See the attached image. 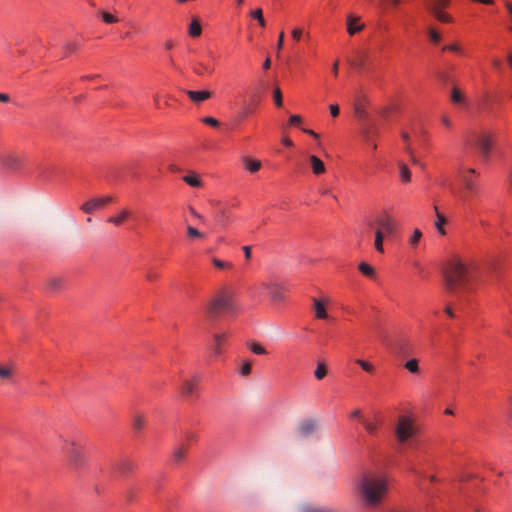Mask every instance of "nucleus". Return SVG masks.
Masks as SVG:
<instances>
[{
  "label": "nucleus",
  "mask_w": 512,
  "mask_h": 512,
  "mask_svg": "<svg viewBox=\"0 0 512 512\" xmlns=\"http://www.w3.org/2000/svg\"><path fill=\"white\" fill-rule=\"evenodd\" d=\"M215 220L220 226H226L229 221V213L227 209L221 207L219 211L215 214Z\"/></svg>",
  "instance_id": "obj_28"
},
{
  "label": "nucleus",
  "mask_w": 512,
  "mask_h": 512,
  "mask_svg": "<svg viewBox=\"0 0 512 512\" xmlns=\"http://www.w3.org/2000/svg\"><path fill=\"white\" fill-rule=\"evenodd\" d=\"M431 13L435 16L436 19L443 23H448L452 20L451 16L448 15L447 13H444L442 10H435L434 12Z\"/></svg>",
  "instance_id": "obj_43"
},
{
  "label": "nucleus",
  "mask_w": 512,
  "mask_h": 512,
  "mask_svg": "<svg viewBox=\"0 0 512 512\" xmlns=\"http://www.w3.org/2000/svg\"><path fill=\"white\" fill-rule=\"evenodd\" d=\"M330 113L333 117H337L339 115V107L336 104H331L329 106Z\"/></svg>",
  "instance_id": "obj_60"
},
{
  "label": "nucleus",
  "mask_w": 512,
  "mask_h": 512,
  "mask_svg": "<svg viewBox=\"0 0 512 512\" xmlns=\"http://www.w3.org/2000/svg\"><path fill=\"white\" fill-rule=\"evenodd\" d=\"M202 122L207 124V125H210L212 127H218L219 126V121L214 118V117H205L202 119Z\"/></svg>",
  "instance_id": "obj_53"
},
{
  "label": "nucleus",
  "mask_w": 512,
  "mask_h": 512,
  "mask_svg": "<svg viewBox=\"0 0 512 512\" xmlns=\"http://www.w3.org/2000/svg\"><path fill=\"white\" fill-rule=\"evenodd\" d=\"M129 216L130 212L127 209H122L117 215L109 217L107 222L112 223L115 226H121Z\"/></svg>",
  "instance_id": "obj_18"
},
{
  "label": "nucleus",
  "mask_w": 512,
  "mask_h": 512,
  "mask_svg": "<svg viewBox=\"0 0 512 512\" xmlns=\"http://www.w3.org/2000/svg\"><path fill=\"white\" fill-rule=\"evenodd\" d=\"M361 422L364 426V429L366 430V432L369 435H371V436L376 435L378 428H379V423L377 421H370L367 419H362Z\"/></svg>",
  "instance_id": "obj_29"
},
{
  "label": "nucleus",
  "mask_w": 512,
  "mask_h": 512,
  "mask_svg": "<svg viewBox=\"0 0 512 512\" xmlns=\"http://www.w3.org/2000/svg\"><path fill=\"white\" fill-rule=\"evenodd\" d=\"M273 98H274L275 105L277 107H281L283 104V100H282V92H281L280 88L277 87L274 89Z\"/></svg>",
  "instance_id": "obj_48"
},
{
  "label": "nucleus",
  "mask_w": 512,
  "mask_h": 512,
  "mask_svg": "<svg viewBox=\"0 0 512 512\" xmlns=\"http://www.w3.org/2000/svg\"><path fill=\"white\" fill-rule=\"evenodd\" d=\"M404 367L411 373L413 374H417L419 372V365H418V360L417 359H410L408 360Z\"/></svg>",
  "instance_id": "obj_40"
},
{
  "label": "nucleus",
  "mask_w": 512,
  "mask_h": 512,
  "mask_svg": "<svg viewBox=\"0 0 512 512\" xmlns=\"http://www.w3.org/2000/svg\"><path fill=\"white\" fill-rule=\"evenodd\" d=\"M242 250L244 252L246 260H250L251 259V255H252L251 247L250 246H243Z\"/></svg>",
  "instance_id": "obj_63"
},
{
  "label": "nucleus",
  "mask_w": 512,
  "mask_h": 512,
  "mask_svg": "<svg viewBox=\"0 0 512 512\" xmlns=\"http://www.w3.org/2000/svg\"><path fill=\"white\" fill-rule=\"evenodd\" d=\"M405 150H406V152L409 154L411 162H412L413 164H415V165H420V161H419V160L416 158V156L414 155V151H413V149L411 148V146H410V145H406Z\"/></svg>",
  "instance_id": "obj_52"
},
{
  "label": "nucleus",
  "mask_w": 512,
  "mask_h": 512,
  "mask_svg": "<svg viewBox=\"0 0 512 512\" xmlns=\"http://www.w3.org/2000/svg\"><path fill=\"white\" fill-rule=\"evenodd\" d=\"M183 181L191 187L199 188L202 186V181L197 174L192 173L183 177Z\"/></svg>",
  "instance_id": "obj_31"
},
{
  "label": "nucleus",
  "mask_w": 512,
  "mask_h": 512,
  "mask_svg": "<svg viewBox=\"0 0 512 512\" xmlns=\"http://www.w3.org/2000/svg\"><path fill=\"white\" fill-rule=\"evenodd\" d=\"M313 307L315 310V317L317 319H327L328 314L326 312V309L323 305V303L318 300L317 298H313Z\"/></svg>",
  "instance_id": "obj_23"
},
{
  "label": "nucleus",
  "mask_w": 512,
  "mask_h": 512,
  "mask_svg": "<svg viewBox=\"0 0 512 512\" xmlns=\"http://www.w3.org/2000/svg\"><path fill=\"white\" fill-rule=\"evenodd\" d=\"M187 237L191 240H204L206 238L205 233L199 231L197 228L187 225L186 227Z\"/></svg>",
  "instance_id": "obj_24"
},
{
  "label": "nucleus",
  "mask_w": 512,
  "mask_h": 512,
  "mask_svg": "<svg viewBox=\"0 0 512 512\" xmlns=\"http://www.w3.org/2000/svg\"><path fill=\"white\" fill-rule=\"evenodd\" d=\"M247 347L256 355H266L267 350L256 341H248L246 343Z\"/></svg>",
  "instance_id": "obj_32"
},
{
  "label": "nucleus",
  "mask_w": 512,
  "mask_h": 512,
  "mask_svg": "<svg viewBox=\"0 0 512 512\" xmlns=\"http://www.w3.org/2000/svg\"><path fill=\"white\" fill-rule=\"evenodd\" d=\"M358 490L363 506L375 509L381 506L388 494V480L380 475H364L360 480Z\"/></svg>",
  "instance_id": "obj_2"
},
{
  "label": "nucleus",
  "mask_w": 512,
  "mask_h": 512,
  "mask_svg": "<svg viewBox=\"0 0 512 512\" xmlns=\"http://www.w3.org/2000/svg\"><path fill=\"white\" fill-rule=\"evenodd\" d=\"M318 428V422L313 419L302 421L298 426V433L302 437H309L315 433Z\"/></svg>",
  "instance_id": "obj_12"
},
{
  "label": "nucleus",
  "mask_w": 512,
  "mask_h": 512,
  "mask_svg": "<svg viewBox=\"0 0 512 512\" xmlns=\"http://www.w3.org/2000/svg\"><path fill=\"white\" fill-rule=\"evenodd\" d=\"M242 161L245 169H247L251 173H255L261 168V162L257 159L244 157Z\"/></svg>",
  "instance_id": "obj_22"
},
{
  "label": "nucleus",
  "mask_w": 512,
  "mask_h": 512,
  "mask_svg": "<svg viewBox=\"0 0 512 512\" xmlns=\"http://www.w3.org/2000/svg\"><path fill=\"white\" fill-rule=\"evenodd\" d=\"M356 363L366 372L368 373H374L375 371V367L373 366L372 363L368 362V361H365V360H361V359H357L356 360Z\"/></svg>",
  "instance_id": "obj_44"
},
{
  "label": "nucleus",
  "mask_w": 512,
  "mask_h": 512,
  "mask_svg": "<svg viewBox=\"0 0 512 512\" xmlns=\"http://www.w3.org/2000/svg\"><path fill=\"white\" fill-rule=\"evenodd\" d=\"M212 262L215 265V267L220 268V269L231 268L232 267L231 263L224 262V261H222V260H220L218 258H213Z\"/></svg>",
  "instance_id": "obj_51"
},
{
  "label": "nucleus",
  "mask_w": 512,
  "mask_h": 512,
  "mask_svg": "<svg viewBox=\"0 0 512 512\" xmlns=\"http://www.w3.org/2000/svg\"><path fill=\"white\" fill-rule=\"evenodd\" d=\"M446 287L451 292H470L475 280L473 268L459 258L450 259L444 268Z\"/></svg>",
  "instance_id": "obj_1"
},
{
  "label": "nucleus",
  "mask_w": 512,
  "mask_h": 512,
  "mask_svg": "<svg viewBox=\"0 0 512 512\" xmlns=\"http://www.w3.org/2000/svg\"><path fill=\"white\" fill-rule=\"evenodd\" d=\"M327 374V368L324 363H318L316 370L314 372V376L318 380H322Z\"/></svg>",
  "instance_id": "obj_41"
},
{
  "label": "nucleus",
  "mask_w": 512,
  "mask_h": 512,
  "mask_svg": "<svg viewBox=\"0 0 512 512\" xmlns=\"http://www.w3.org/2000/svg\"><path fill=\"white\" fill-rule=\"evenodd\" d=\"M398 167H399L401 181L404 183L410 182L412 174H411V171L408 168V166L403 162H399Z\"/></svg>",
  "instance_id": "obj_30"
},
{
  "label": "nucleus",
  "mask_w": 512,
  "mask_h": 512,
  "mask_svg": "<svg viewBox=\"0 0 512 512\" xmlns=\"http://www.w3.org/2000/svg\"><path fill=\"white\" fill-rule=\"evenodd\" d=\"M302 33H303V30L301 28H295L292 30V38L295 40V41H299L301 36H302Z\"/></svg>",
  "instance_id": "obj_55"
},
{
  "label": "nucleus",
  "mask_w": 512,
  "mask_h": 512,
  "mask_svg": "<svg viewBox=\"0 0 512 512\" xmlns=\"http://www.w3.org/2000/svg\"><path fill=\"white\" fill-rule=\"evenodd\" d=\"M226 334L218 333L214 335V344L212 346L213 353L215 356H219L223 352V345L225 343Z\"/></svg>",
  "instance_id": "obj_17"
},
{
  "label": "nucleus",
  "mask_w": 512,
  "mask_h": 512,
  "mask_svg": "<svg viewBox=\"0 0 512 512\" xmlns=\"http://www.w3.org/2000/svg\"><path fill=\"white\" fill-rule=\"evenodd\" d=\"M81 47V44L77 41H70L65 44V51L67 54H72Z\"/></svg>",
  "instance_id": "obj_46"
},
{
  "label": "nucleus",
  "mask_w": 512,
  "mask_h": 512,
  "mask_svg": "<svg viewBox=\"0 0 512 512\" xmlns=\"http://www.w3.org/2000/svg\"><path fill=\"white\" fill-rule=\"evenodd\" d=\"M193 71L197 75H204L213 73L214 68L211 65L205 64L203 62H196L193 66Z\"/></svg>",
  "instance_id": "obj_25"
},
{
  "label": "nucleus",
  "mask_w": 512,
  "mask_h": 512,
  "mask_svg": "<svg viewBox=\"0 0 512 512\" xmlns=\"http://www.w3.org/2000/svg\"><path fill=\"white\" fill-rule=\"evenodd\" d=\"M347 32L349 35H354L364 28V24L360 22V17L354 14H349L346 19Z\"/></svg>",
  "instance_id": "obj_13"
},
{
  "label": "nucleus",
  "mask_w": 512,
  "mask_h": 512,
  "mask_svg": "<svg viewBox=\"0 0 512 512\" xmlns=\"http://www.w3.org/2000/svg\"><path fill=\"white\" fill-rule=\"evenodd\" d=\"M422 232L419 229H415L411 237L409 238V244L412 247H416L421 240Z\"/></svg>",
  "instance_id": "obj_45"
},
{
  "label": "nucleus",
  "mask_w": 512,
  "mask_h": 512,
  "mask_svg": "<svg viewBox=\"0 0 512 512\" xmlns=\"http://www.w3.org/2000/svg\"><path fill=\"white\" fill-rule=\"evenodd\" d=\"M283 43H284V32L281 31L278 36V42H277V50L278 51H280L282 49Z\"/></svg>",
  "instance_id": "obj_62"
},
{
  "label": "nucleus",
  "mask_w": 512,
  "mask_h": 512,
  "mask_svg": "<svg viewBox=\"0 0 512 512\" xmlns=\"http://www.w3.org/2000/svg\"><path fill=\"white\" fill-rule=\"evenodd\" d=\"M234 310V293L228 289L219 290L207 305V313L211 318H216L223 313H232Z\"/></svg>",
  "instance_id": "obj_4"
},
{
  "label": "nucleus",
  "mask_w": 512,
  "mask_h": 512,
  "mask_svg": "<svg viewBox=\"0 0 512 512\" xmlns=\"http://www.w3.org/2000/svg\"><path fill=\"white\" fill-rule=\"evenodd\" d=\"M376 223L378 229H381L387 235L394 233L396 224L394 219L387 213L377 217Z\"/></svg>",
  "instance_id": "obj_10"
},
{
  "label": "nucleus",
  "mask_w": 512,
  "mask_h": 512,
  "mask_svg": "<svg viewBox=\"0 0 512 512\" xmlns=\"http://www.w3.org/2000/svg\"><path fill=\"white\" fill-rule=\"evenodd\" d=\"M308 159L310 161L312 171L315 175H321L325 173V164L319 157L316 155H310Z\"/></svg>",
  "instance_id": "obj_16"
},
{
  "label": "nucleus",
  "mask_w": 512,
  "mask_h": 512,
  "mask_svg": "<svg viewBox=\"0 0 512 512\" xmlns=\"http://www.w3.org/2000/svg\"><path fill=\"white\" fill-rule=\"evenodd\" d=\"M14 375V369L12 366L0 365V379L10 381Z\"/></svg>",
  "instance_id": "obj_35"
},
{
  "label": "nucleus",
  "mask_w": 512,
  "mask_h": 512,
  "mask_svg": "<svg viewBox=\"0 0 512 512\" xmlns=\"http://www.w3.org/2000/svg\"><path fill=\"white\" fill-rule=\"evenodd\" d=\"M385 234L386 233H384L381 229H377L375 232L374 247L380 253H383V251H384L383 239H384Z\"/></svg>",
  "instance_id": "obj_33"
},
{
  "label": "nucleus",
  "mask_w": 512,
  "mask_h": 512,
  "mask_svg": "<svg viewBox=\"0 0 512 512\" xmlns=\"http://www.w3.org/2000/svg\"><path fill=\"white\" fill-rule=\"evenodd\" d=\"M299 512H340L337 509L330 507H318L314 505L305 504L299 509Z\"/></svg>",
  "instance_id": "obj_21"
},
{
  "label": "nucleus",
  "mask_w": 512,
  "mask_h": 512,
  "mask_svg": "<svg viewBox=\"0 0 512 512\" xmlns=\"http://www.w3.org/2000/svg\"><path fill=\"white\" fill-rule=\"evenodd\" d=\"M250 16L256 20L260 19L263 17V11L261 8H258V9H255L253 11L250 12Z\"/></svg>",
  "instance_id": "obj_56"
},
{
  "label": "nucleus",
  "mask_w": 512,
  "mask_h": 512,
  "mask_svg": "<svg viewBox=\"0 0 512 512\" xmlns=\"http://www.w3.org/2000/svg\"><path fill=\"white\" fill-rule=\"evenodd\" d=\"M189 211L193 217H195L201 222H204V217L200 213H198L193 207H190Z\"/></svg>",
  "instance_id": "obj_58"
},
{
  "label": "nucleus",
  "mask_w": 512,
  "mask_h": 512,
  "mask_svg": "<svg viewBox=\"0 0 512 512\" xmlns=\"http://www.w3.org/2000/svg\"><path fill=\"white\" fill-rule=\"evenodd\" d=\"M49 290L56 292L60 291L64 287V279L61 277H51L47 281Z\"/></svg>",
  "instance_id": "obj_27"
},
{
  "label": "nucleus",
  "mask_w": 512,
  "mask_h": 512,
  "mask_svg": "<svg viewBox=\"0 0 512 512\" xmlns=\"http://www.w3.org/2000/svg\"><path fill=\"white\" fill-rule=\"evenodd\" d=\"M101 15L105 23L112 24L118 22V19L108 12H102Z\"/></svg>",
  "instance_id": "obj_50"
},
{
  "label": "nucleus",
  "mask_w": 512,
  "mask_h": 512,
  "mask_svg": "<svg viewBox=\"0 0 512 512\" xmlns=\"http://www.w3.org/2000/svg\"><path fill=\"white\" fill-rule=\"evenodd\" d=\"M434 211L436 216L435 227L441 235H445L446 230L444 228V225L447 223V219L442 213L439 212L437 206H434Z\"/></svg>",
  "instance_id": "obj_19"
},
{
  "label": "nucleus",
  "mask_w": 512,
  "mask_h": 512,
  "mask_svg": "<svg viewBox=\"0 0 512 512\" xmlns=\"http://www.w3.org/2000/svg\"><path fill=\"white\" fill-rule=\"evenodd\" d=\"M451 101L454 104H462L465 101V96L457 87H453L451 91Z\"/></svg>",
  "instance_id": "obj_36"
},
{
  "label": "nucleus",
  "mask_w": 512,
  "mask_h": 512,
  "mask_svg": "<svg viewBox=\"0 0 512 512\" xmlns=\"http://www.w3.org/2000/svg\"><path fill=\"white\" fill-rule=\"evenodd\" d=\"M358 269L366 277H369V278L375 277L376 273H375L374 268L371 265L367 264L366 262H361L358 266Z\"/></svg>",
  "instance_id": "obj_34"
},
{
  "label": "nucleus",
  "mask_w": 512,
  "mask_h": 512,
  "mask_svg": "<svg viewBox=\"0 0 512 512\" xmlns=\"http://www.w3.org/2000/svg\"><path fill=\"white\" fill-rule=\"evenodd\" d=\"M202 28L197 19H193L189 26V35L191 37H198L201 35Z\"/></svg>",
  "instance_id": "obj_37"
},
{
  "label": "nucleus",
  "mask_w": 512,
  "mask_h": 512,
  "mask_svg": "<svg viewBox=\"0 0 512 512\" xmlns=\"http://www.w3.org/2000/svg\"><path fill=\"white\" fill-rule=\"evenodd\" d=\"M185 93L187 94L189 99L196 104H199L209 99L212 95V92L208 90H185Z\"/></svg>",
  "instance_id": "obj_14"
},
{
  "label": "nucleus",
  "mask_w": 512,
  "mask_h": 512,
  "mask_svg": "<svg viewBox=\"0 0 512 512\" xmlns=\"http://www.w3.org/2000/svg\"><path fill=\"white\" fill-rule=\"evenodd\" d=\"M22 159L17 155H8L4 159V165L11 169V170H17L21 167Z\"/></svg>",
  "instance_id": "obj_20"
},
{
  "label": "nucleus",
  "mask_w": 512,
  "mask_h": 512,
  "mask_svg": "<svg viewBox=\"0 0 512 512\" xmlns=\"http://www.w3.org/2000/svg\"><path fill=\"white\" fill-rule=\"evenodd\" d=\"M418 432L419 428L411 416L400 415L398 417L394 434L400 444H407L414 439Z\"/></svg>",
  "instance_id": "obj_6"
},
{
  "label": "nucleus",
  "mask_w": 512,
  "mask_h": 512,
  "mask_svg": "<svg viewBox=\"0 0 512 512\" xmlns=\"http://www.w3.org/2000/svg\"><path fill=\"white\" fill-rule=\"evenodd\" d=\"M465 146L467 153L471 150L480 162L487 163L492 152V135L487 130H473L467 135Z\"/></svg>",
  "instance_id": "obj_3"
},
{
  "label": "nucleus",
  "mask_w": 512,
  "mask_h": 512,
  "mask_svg": "<svg viewBox=\"0 0 512 512\" xmlns=\"http://www.w3.org/2000/svg\"><path fill=\"white\" fill-rule=\"evenodd\" d=\"M146 279L148 281H155V280L158 279V274L156 272H153V271L149 270L146 273Z\"/></svg>",
  "instance_id": "obj_59"
},
{
  "label": "nucleus",
  "mask_w": 512,
  "mask_h": 512,
  "mask_svg": "<svg viewBox=\"0 0 512 512\" xmlns=\"http://www.w3.org/2000/svg\"><path fill=\"white\" fill-rule=\"evenodd\" d=\"M258 290L260 292L266 291L272 303L276 304L285 300L286 288L280 282L274 280L262 281L258 286Z\"/></svg>",
  "instance_id": "obj_8"
},
{
  "label": "nucleus",
  "mask_w": 512,
  "mask_h": 512,
  "mask_svg": "<svg viewBox=\"0 0 512 512\" xmlns=\"http://www.w3.org/2000/svg\"><path fill=\"white\" fill-rule=\"evenodd\" d=\"M113 198L111 196H104L100 198L91 199L81 205V210L87 214H92L96 209L102 208L108 203H111Z\"/></svg>",
  "instance_id": "obj_9"
},
{
  "label": "nucleus",
  "mask_w": 512,
  "mask_h": 512,
  "mask_svg": "<svg viewBox=\"0 0 512 512\" xmlns=\"http://www.w3.org/2000/svg\"><path fill=\"white\" fill-rule=\"evenodd\" d=\"M185 450L183 448H176L173 452V459L175 462H181L185 457Z\"/></svg>",
  "instance_id": "obj_49"
},
{
  "label": "nucleus",
  "mask_w": 512,
  "mask_h": 512,
  "mask_svg": "<svg viewBox=\"0 0 512 512\" xmlns=\"http://www.w3.org/2000/svg\"><path fill=\"white\" fill-rule=\"evenodd\" d=\"M352 65H353L355 68H357V69L361 70V69H363V68H364V65H365L364 59H362V58H361V59H359L357 62H353V63H352Z\"/></svg>",
  "instance_id": "obj_64"
},
{
  "label": "nucleus",
  "mask_w": 512,
  "mask_h": 512,
  "mask_svg": "<svg viewBox=\"0 0 512 512\" xmlns=\"http://www.w3.org/2000/svg\"><path fill=\"white\" fill-rule=\"evenodd\" d=\"M378 133V129L373 125L363 127L361 132L364 140L371 145L373 150L377 148V144L374 142V137L377 136Z\"/></svg>",
  "instance_id": "obj_15"
},
{
  "label": "nucleus",
  "mask_w": 512,
  "mask_h": 512,
  "mask_svg": "<svg viewBox=\"0 0 512 512\" xmlns=\"http://www.w3.org/2000/svg\"><path fill=\"white\" fill-rule=\"evenodd\" d=\"M252 365L251 362L248 360H243L241 364V368L239 370V373L242 376H248L251 373Z\"/></svg>",
  "instance_id": "obj_47"
},
{
  "label": "nucleus",
  "mask_w": 512,
  "mask_h": 512,
  "mask_svg": "<svg viewBox=\"0 0 512 512\" xmlns=\"http://www.w3.org/2000/svg\"><path fill=\"white\" fill-rule=\"evenodd\" d=\"M146 423V419L143 415H136L133 420V428L136 431H140Z\"/></svg>",
  "instance_id": "obj_42"
},
{
  "label": "nucleus",
  "mask_w": 512,
  "mask_h": 512,
  "mask_svg": "<svg viewBox=\"0 0 512 512\" xmlns=\"http://www.w3.org/2000/svg\"><path fill=\"white\" fill-rule=\"evenodd\" d=\"M499 268H500V260L494 258L489 261L488 266H487V272L491 276H493L498 273Z\"/></svg>",
  "instance_id": "obj_39"
},
{
  "label": "nucleus",
  "mask_w": 512,
  "mask_h": 512,
  "mask_svg": "<svg viewBox=\"0 0 512 512\" xmlns=\"http://www.w3.org/2000/svg\"><path fill=\"white\" fill-rule=\"evenodd\" d=\"M134 463L129 459H120L113 465L115 474L125 477L134 471Z\"/></svg>",
  "instance_id": "obj_11"
},
{
  "label": "nucleus",
  "mask_w": 512,
  "mask_h": 512,
  "mask_svg": "<svg viewBox=\"0 0 512 512\" xmlns=\"http://www.w3.org/2000/svg\"><path fill=\"white\" fill-rule=\"evenodd\" d=\"M62 450L66 455L67 464L70 469L79 471L85 467L87 463L86 456L82 447L75 440L64 439Z\"/></svg>",
  "instance_id": "obj_5"
},
{
  "label": "nucleus",
  "mask_w": 512,
  "mask_h": 512,
  "mask_svg": "<svg viewBox=\"0 0 512 512\" xmlns=\"http://www.w3.org/2000/svg\"><path fill=\"white\" fill-rule=\"evenodd\" d=\"M443 50H449L452 52H459L460 46L458 44H451L443 47Z\"/></svg>",
  "instance_id": "obj_61"
},
{
  "label": "nucleus",
  "mask_w": 512,
  "mask_h": 512,
  "mask_svg": "<svg viewBox=\"0 0 512 512\" xmlns=\"http://www.w3.org/2000/svg\"><path fill=\"white\" fill-rule=\"evenodd\" d=\"M458 173L463 186V191L457 192L453 187H451L450 190L453 195L458 196L462 201H466L470 194H474L477 191L473 177L477 176L478 172L473 167L466 168L461 165L458 168Z\"/></svg>",
  "instance_id": "obj_7"
},
{
  "label": "nucleus",
  "mask_w": 512,
  "mask_h": 512,
  "mask_svg": "<svg viewBox=\"0 0 512 512\" xmlns=\"http://www.w3.org/2000/svg\"><path fill=\"white\" fill-rule=\"evenodd\" d=\"M429 36L434 43H438L441 39L440 35L434 29H429Z\"/></svg>",
  "instance_id": "obj_54"
},
{
  "label": "nucleus",
  "mask_w": 512,
  "mask_h": 512,
  "mask_svg": "<svg viewBox=\"0 0 512 512\" xmlns=\"http://www.w3.org/2000/svg\"><path fill=\"white\" fill-rule=\"evenodd\" d=\"M302 121L301 117L299 115H292L289 118V122L291 125H298Z\"/></svg>",
  "instance_id": "obj_57"
},
{
  "label": "nucleus",
  "mask_w": 512,
  "mask_h": 512,
  "mask_svg": "<svg viewBox=\"0 0 512 512\" xmlns=\"http://www.w3.org/2000/svg\"><path fill=\"white\" fill-rule=\"evenodd\" d=\"M449 0H432V3L428 6L430 12H434L435 10H442L447 7Z\"/></svg>",
  "instance_id": "obj_38"
},
{
  "label": "nucleus",
  "mask_w": 512,
  "mask_h": 512,
  "mask_svg": "<svg viewBox=\"0 0 512 512\" xmlns=\"http://www.w3.org/2000/svg\"><path fill=\"white\" fill-rule=\"evenodd\" d=\"M197 381L198 379L196 378L195 381L185 380L183 382L181 390L184 396L189 397L194 393L196 390Z\"/></svg>",
  "instance_id": "obj_26"
}]
</instances>
